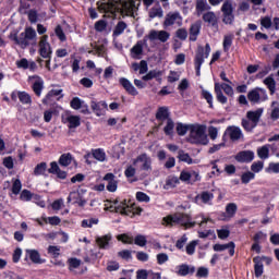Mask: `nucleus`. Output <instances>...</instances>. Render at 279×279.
<instances>
[{"label":"nucleus","instance_id":"1","mask_svg":"<svg viewBox=\"0 0 279 279\" xmlns=\"http://www.w3.org/2000/svg\"><path fill=\"white\" fill-rule=\"evenodd\" d=\"M9 38L20 47H29V40H36V29L26 27L25 32L21 33L20 36L17 32H12Z\"/></svg>","mask_w":279,"mask_h":279},{"label":"nucleus","instance_id":"2","mask_svg":"<svg viewBox=\"0 0 279 279\" xmlns=\"http://www.w3.org/2000/svg\"><path fill=\"white\" fill-rule=\"evenodd\" d=\"M190 138L194 145H208V135L206 134V125L191 124Z\"/></svg>","mask_w":279,"mask_h":279},{"label":"nucleus","instance_id":"3","mask_svg":"<svg viewBox=\"0 0 279 279\" xmlns=\"http://www.w3.org/2000/svg\"><path fill=\"white\" fill-rule=\"evenodd\" d=\"M210 56V44H206L204 46H198L196 50V54L194 58V68L196 71L197 77L202 75V64H204V60Z\"/></svg>","mask_w":279,"mask_h":279},{"label":"nucleus","instance_id":"4","mask_svg":"<svg viewBox=\"0 0 279 279\" xmlns=\"http://www.w3.org/2000/svg\"><path fill=\"white\" fill-rule=\"evenodd\" d=\"M119 204V201H114V210L116 213H118L119 215H122L123 217H136V215H141L142 210L141 208H134V206H130L128 205V201H123Z\"/></svg>","mask_w":279,"mask_h":279},{"label":"nucleus","instance_id":"5","mask_svg":"<svg viewBox=\"0 0 279 279\" xmlns=\"http://www.w3.org/2000/svg\"><path fill=\"white\" fill-rule=\"evenodd\" d=\"M121 0H102L97 2L98 12L100 14H111V16H117V11L121 10V8L117 7V4Z\"/></svg>","mask_w":279,"mask_h":279},{"label":"nucleus","instance_id":"6","mask_svg":"<svg viewBox=\"0 0 279 279\" xmlns=\"http://www.w3.org/2000/svg\"><path fill=\"white\" fill-rule=\"evenodd\" d=\"M269 96L267 95V89L262 87H255L247 93V100L252 104V106H256V104H263L267 101Z\"/></svg>","mask_w":279,"mask_h":279},{"label":"nucleus","instance_id":"7","mask_svg":"<svg viewBox=\"0 0 279 279\" xmlns=\"http://www.w3.org/2000/svg\"><path fill=\"white\" fill-rule=\"evenodd\" d=\"M172 25L182 27V15H180V12H170L166 15L163 27H172Z\"/></svg>","mask_w":279,"mask_h":279},{"label":"nucleus","instance_id":"8","mask_svg":"<svg viewBox=\"0 0 279 279\" xmlns=\"http://www.w3.org/2000/svg\"><path fill=\"white\" fill-rule=\"evenodd\" d=\"M236 210H239V207L235 203H229L226 205V211L220 214V220L221 221H230L235 217Z\"/></svg>","mask_w":279,"mask_h":279},{"label":"nucleus","instance_id":"9","mask_svg":"<svg viewBox=\"0 0 279 279\" xmlns=\"http://www.w3.org/2000/svg\"><path fill=\"white\" fill-rule=\"evenodd\" d=\"M90 108L96 117H104L106 114V110H108V104L106 102V100H92Z\"/></svg>","mask_w":279,"mask_h":279},{"label":"nucleus","instance_id":"10","mask_svg":"<svg viewBox=\"0 0 279 279\" xmlns=\"http://www.w3.org/2000/svg\"><path fill=\"white\" fill-rule=\"evenodd\" d=\"M28 80H36L32 85V90L35 93L36 97H40L43 95V90L45 89V81L39 75L28 76Z\"/></svg>","mask_w":279,"mask_h":279},{"label":"nucleus","instance_id":"11","mask_svg":"<svg viewBox=\"0 0 279 279\" xmlns=\"http://www.w3.org/2000/svg\"><path fill=\"white\" fill-rule=\"evenodd\" d=\"M148 40H160V43H167L171 34L167 31H156L151 29L148 35H146Z\"/></svg>","mask_w":279,"mask_h":279},{"label":"nucleus","instance_id":"12","mask_svg":"<svg viewBox=\"0 0 279 279\" xmlns=\"http://www.w3.org/2000/svg\"><path fill=\"white\" fill-rule=\"evenodd\" d=\"M49 36L44 35L39 41V54L41 58H51V45L47 43Z\"/></svg>","mask_w":279,"mask_h":279},{"label":"nucleus","instance_id":"13","mask_svg":"<svg viewBox=\"0 0 279 279\" xmlns=\"http://www.w3.org/2000/svg\"><path fill=\"white\" fill-rule=\"evenodd\" d=\"M117 8H120V10L116 11V14L120 12V14H126V16H130V14H134V2H130L128 0H120L117 4Z\"/></svg>","mask_w":279,"mask_h":279},{"label":"nucleus","instance_id":"14","mask_svg":"<svg viewBox=\"0 0 279 279\" xmlns=\"http://www.w3.org/2000/svg\"><path fill=\"white\" fill-rule=\"evenodd\" d=\"M147 36L144 37V40H138L132 48H131V56L134 60H141L143 56V46L147 45Z\"/></svg>","mask_w":279,"mask_h":279},{"label":"nucleus","instance_id":"15","mask_svg":"<svg viewBox=\"0 0 279 279\" xmlns=\"http://www.w3.org/2000/svg\"><path fill=\"white\" fill-rule=\"evenodd\" d=\"M203 21L204 23H208L210 27H214L216 32H219V19L217 17V14L213 11H207L203 14Z\"/></svg>","mask_w":279,"mask_h":279},{"label":"nucleus","instance_id":"16","mask_svg":"<svg viewBox=\"0 0 279 279\" xmlns=\"http://www.w3.org/2000/svg\"><path fill=\"white\" fill-rule=\"evenodd\" d=\"M179 226H182L185 230H191V228L197 226V222L193 221L189 214H179Z\"/></svg>","mask_w":279,"mask_h":279},{"label":"nucleus","instance_id":"17","mask_svg":"<svg viewBox=\"0 0 279 279\" xmlns=\"http://www.w3.org/2000/svg\"><path fill=\"white\" fill-rule=\"evenodd\" d=\"M136 162H143L141 166L142 171H151V158L147 156V154H142L134 159L133 165Z\"/></svg>","mask_w":279,"mask_h":279},{"label":"nucleus","instance_id":"18","mask_svg":"<svg viewBox=\"0 0 279 279\" xmlns=\"http://www.w3.org/2000/svg\"><path fill=\"white\" fill-rule=\"evenodd\" d=\"M119 84L124 88V90L128 93V95H132V97H136L138 95V90L134 85H132V82L125 77L119 78Z\"/></svg>","mask_w":279,"mask_h":279},{"label":"nucleus","instance_id":"19","mask_svg":"<svg viewBox=\"0 0 279 279\" xmlns=\"http://www.w3.org/2000/svg\"><path fill=\"white\" fill-rule=\"evenodd\" d=\"M255 155L253 150H242L235 155L236 162L250 163L254 160Z\"/></svg>","mask_w":279,"mask_h":279},{"label":"nucleus","instance_id":"20","mask_svg":"<svg viewBox=\"0 0 279 279\" xmlns=\"http://www.w3.org/2000/svg\"><path fill=\"white\" fill-rule=\"evenodd\" d=\"M202 32V22L197 21L193 24H191L190 29H189V34H190V41L191 43H196L197 41V36H199Z\"/></svg>","mask_w":279,"mask_h":279},{"label":"nucleus","instance_id":"21","mask_svg":"<svg viewBox=\"0 0 279 279\" xmlns=\"http://www.w3.org/2000/svg\"><path fill=\"white\" fill-rule=\"evenodd\" d=\"M253 263H254V274H255V278H260V276H263V274H265V266L263 265V257L262 256H255L253 258Z\"/></svg>","mask_w":279,"mask_h":279},{"label":"nucleus","instance_id":"22","mask_svg":"<svg viewBox=\"0 0 279 279\" xmlns=\"http://www.w3.org/2000/svg\"><path fill=\"white\" fill-rule=\"evenodd\" d=\"M62 95V89H50L47 95L43 98L41 104L44 106H50V104H53L54 97H60Z\"/></svg>","mask_w":279,"mask_h":279},{"label":"nucleus","instance_id":"23","mask_svg":"<svg viewBox=\"0 0 279 279\" xmlns=\"http://www.w3.org/2000/svg\"><path fill=\"white\" fill-rule=\"evenodd\" d=\"M111 241H112V234L110 233L96 238V243L99 250H109Z\"/></svg>","mask_w":279,"mask_h":279},{"label":"nucleus","instance_id":"24","mask_svg":"<svg viewBox=\"0 0 279 279\" xmlns=\"http://www.w3.org/2000/svg\"><path fill=\"white\" fill-rule=\"evenodd\" d=\"M177 274L181 277L193 276L195 274V266H189L187 264H181L178 266Z\"/></svg>","mask_w":279,"mask_h":279},{"label":"nucleus","instance_id":"25","mask_svg":"<svg viewBox=\"0 0 279 279\" xmlns=\"http://www.w3.org/2000/svg\"><path fill=\"white\" fill-rule=\"evenodd\" d=\"M234 247H236L234 242H229L227 244H215L214 252H223L229 250V256H234Z\"/></svg>","mask_w":279,"mask_h":279},{"label":"nucleus","instance_id":"26","mask_svg":"<svg viewBox=\"0 0 279 279\" xmlns=\"http://www.w3.org/2000/svg\"><path fill=\"white\" fill-rule=\"evenodd\" d=\"M157 121H167L171 119V112H169V107H159L155 114Z\"/></svg>","mask_w":279,"mask_h":279},{"label":"nucleus","instance_id":"27","mask_svg":"<svg viewBox=\"0 0 279 279\" xmlns=\"http://www.w3.org/2000/svg\"><path fill=\"white\" fill-rule=\"evenodd\" d=\"M227 132L229 133V137L231 141H239L243 136V131L239 126H229L227 128Z\"/></svg>","mask_w":279,"mask_h":279},{"label":"nucleus","instance_id":"28","mask_svg":"<svg viewBox=\"0 0 279 279\" xmlns=\"http://www.w3.org/2000/svg\"><path fill=\"white\" fill-rule=\"evenodd\" d=\"M143 82H149L151 80H157L160 82L162 80V71L160 70H150L146 75L142 77Z\"/></svg>","mask_w":279,"mask_h":279},{"label":"nucleus","instance_id":"29","mask_svg":"<svg viewBox=\"0 0 279 279\" xmlns=\"http://www.w3.org/2000/svg\"><path fill=\"white\" fill-rule=\"evenodd\" d=\"M73 161L75 162V157L71 153H64L59 157L58 163L60 167H69Z\"/></svg>","mask_w":279,"mask_h":279},{"label":"nucleus","instance_id":"30","mask_svg":"<svg viewBox=\"0 0 279 279\" xmlns=\"http://www.w3.org/2000/svg\"><path fill=\"white\" fill-rule=\"evenodd\" d=\"M260 117H263V109H257L255 111H247L246 112V119L252 121L253 123L257 124L260 121Z\"/></svg>","mask_w":279,"mask_h":279},{"label":"nucleus","instance_id":"31","mask_svg":"<svg viewBox=\"0 0 279 279\" xmlns=\"http://www.w3.org/2000/svg\"><path fill=\"white\" fill-rule=\"evenodd\" d=\"M215 95L217 98V101H219V104H228V97H226V95H223V90H221V86L219 83H215Z\"/></svg>","mask_w":279,"mask_h":279},{"label":"nucleus","instance_id":"32","mask_svg":"<svg viewBox=\"0 0 279 279\" xmlns=\"http://www.w3.org/2000/svg\"><path fill=\"white\" fill-rule=\"evenodd\" d=\"M180 184V179L175 175H169L166 179V183L163 185L165 191H169V189H175Z\"/></svg>","mask_w":279,"mask_h":279},{"label":"nucleus","instance_id":"33","mask_svg":"<svg viewBox=\"0 0 279 279\" xmlns=\"http://www.w3.org/2000/svg\"><path fill=\"white\" fill-rule=\"evenodd\" d=\"M162 221L163 223H166V226H170V227L180 226L179 214L168 215L163 217Z\"/></svg>","mask_w":279,"mask_h":279},{"label":"nucleus","instance_id":"34","mask_svg":"<svg viewBox=\"0 0 279 279\" xmlns=\"http://www.w3.org/2000/svg\"><path fill=\"white\" fill-rule=\"evenodd\" d=\"M66 122L69 123V130H74L75 128H80V125H82L80 116H69L66 118Z\"/></svg>","mask_w":279,"mask_h":279},{"label":"nucleus","instance_id":"35","mask_svg":"<svg viewBox=\"0 0 279 279\" xmlns=\"http://www.w3.org/2000/svg\"><path fill=\"white\" fill-rule=\"evenodd\" d=\"M264 84L267 86L270 95H276V80H274V75L266 77Z\"/></svg>","mask_w":279,"mask_h":279},{"label":"nucleus","instance_id":"36","mask_svg":"<svg viewBox=\"0 0 279 279\" xmlns=\"http://www.w3.org/2000/svg\"><path fill=\"white\" fill-rule=\"evenodd\" d=\"M173 130H175V122H173V119L169 118L166 120L163 133L166 136H173Z\"/></svg>","mask_w":279,"mask_h":279},{"label":"nucleus","instance_id":"37","mask_svg":"<svg viewBox=\"0 0 279 279\" xmlns=\"http://www.w3.org/2000/svg\"><path fill=\"white\" fill-rule=\"evenodd\" d=\"M241 125L245 132H254L255 128L258 126L255 122H252L250 119H242Z\"/></svg>","mask_w":279,"mask_h":279},{"label":"nucleus","instance_id":"38","mask_svg":"<svg viewBox=\"0 0 279 279\" xmlns=\"http://www.w3.org/2000/svg\"><path fill=\"white\" fill-rule=\"evenodd\" d=\"M92 156L95 158V160H98V162L106 161V151L104 148L92 149Z\"/></svg>","mask_w":279,"mask_h":279},{"label":"nucleus","instance_id":"39","mask_svg":"<svg viewBox=\"0 0 279 279\" xmlns=\"http://www.w3.org/2000/svg\"><path fill=\"white\" fill-rule=\"evenodd\" d=\"M17 98L24 106H32V96L27 92H17Z\"/></svg>","mask_w":279,"mask_h":279},{"label":"nucleus","instance_id":"40","mask_svg":"<svg viewBox=\"0 0 279 279\" xmlns=\"http://www.w3.org/2000/svg\"><path fill=\"white\" fill-rule=\"evenodd\" d=\"M178 159L180 162H185L186 165H193V158L189 153H185L183 149L178 151Z\"/></svg>","mask_w":279,"mask_h":279},{"label":"nucleus","instance_id":"41","mask_svg":"<svg viewBox=\"0 0 279 279\" xmlns=\"http://www.w3.org/2000/svg\"><path fill=\"white\" fill-rule=\"evenodd\" d=\"M175 130H177L178 136H186V132H189V130L191 131V124H184L182 122H178Z\"/></svg>","mask_w":279,"mask_h":279},{"label":"nucleus","instance_id":"42","mask_svg":"<svg viewBox=\"0 0 279 279\" xmlns=\"http://www.w3.org/2000/svg\"><path fill=\"white\" fill-rule=\"evenodd\" d=\"M118 241L124 243V245H132L134 243V236L130 233H122L117 235Z\"/></svg>","mask_w":279,"mask_h":279},{"label":"nucleus","instance_id":"43","mask_svg":"<svg viewBox=\"0 0 279 279\" xmlns=\"http://www.w3.org/2000/svg\"><path fill=\"white\" fill-rule=\"evenodd\" d=\"M208 10H210V7L206 0H196L197 14H202V12H206Z\"/></svg>","mask_w":279,"mask_h":279},{"label":"nucleus","instance_id":"44","mask_svg":"<svg viewBox=\"0 0 279 279\" xmlns=\"http://www.w3.org/2000/svg\"><path fill=\"white\" fill-rule=\"evenodd\" d=\"M27 256L31 258L32 263H35V265L40 264V253L36 250H27L26 251Z\"/></svg>","mask_w":279,"mask_h":279},{"label":"nucleus","instance_id":"45","mask_svg":"<svg viewBox=\"0 0 279 279\" xmlns=\"http://www.w3.org/2000/svg\"><path fill=\"white\" fill-rule=\"evenodd\" d=\"M257 156L260 160H267L269 158V145H264L257 148Z\"/></svg>","mask_w":279,"mask_h":279},{"label":"nucleus","instance_id":"46","mask_svg":"<svg viewBox=\"0 0 279 279\" xmlns=\"http://www.w3.org/2000/svg\"><path fill=\"white\" fill-rule=\"evenodd\" d=\"M128 29V24L124 21L118 22L113 29V36H121Z\"/></svg>","mask_w":279,"mask_h":279},{"label":"nucleus","instance_id":"47","mask_svg":"<svg viewBox=\"0 0 279 279\" xmlns=\"http://www.w3.org/2000/svg\"><path fill=\"white\" fill-rule=\"evenodd\" d=\"M201 97H203V99H205L209 106V108L213 110V108H215V106L213 105V94L206 89H202L201 92Z\"/></svg>","mask_w":279,"mask_h":279},{"label":"nucleus","instance_id":"48","mask_svg":"<svg viewBox=\"0 0 279 279\" xmlns=\"http://www.w3.org/2000/svg\"><path fill=\"white\" fill-rule=\"evenodd\" d=\"M47 171V162L43 161L38 163L34 169V175H45V172Z\"/></svg>","mask_w":279,"mask_h":279},{"label":"nucleus","instance_id":"49","mask_svg":"<svg viewBox=\"0 0 279 279\" xmlns=\"http://www.w3.org/2000/svg\"><path fill=\"white\" fill-rule=\"evenodd\" d=\"M256 178V174L252 171H247L242 173L241 175V182L242 184H250V182H252V180H254Z\"/></svg>","mask_w":279,"mask_h":279},{"label":"nucleus","instance_id":"50","mask_svg":"<svg viewBox=\"0 0 279 279\" xmlns=\"http://www.w3.org/2000/svg\"><path fill=\"white\" fill-rule=\"evenodd\" d=\"M271 113H270V119H272V121H278L279 119V104L278 101H272L271 104Z\"/></svg>","mask_w":279,"mask_h":279},{"label":"nucleus","instance_id":"51","mask_svg":"<svg viewBox=\"0 0 279 279\" xmlns=\"http://www.w3.org/2000/svg\"><path fill=\"white\" fill-rule=\"evenodd\" d=\"M54 34L61 43H65L66 34H64V29H62V26L60 24L56 26Z\"/></svg>","mask_w":279,"mask_h":279},{"label":"nucleus","instance_id":"52","mask_svg":"<svg viewBox=\"0 0 279 279\" xmlns=\"http://www.w3.org/2000/svg\"><path fill=\"white\" fill-rule=\"evenodd\" d=\"M199 198L202 199L203 204H208V202L215 199V194L208 191H204L199 194Z\"/></svg>","mask_w":279,"mask_h":279},{"label":"nucleus","instance_id":"53","mask_svg":"<svg viewBox=\"0 0 279 279\" xmlns=\"http://www.w3.org/2000/svg\"><path fill=\"white\" fill-rule=\"evenodd\" d=\"M222 14H234V8L232 7V2L226 1L221 7Z\"/></svg>","mask_w":279,"mask_h":279},{"label":"nucleus","instance_id":"54","mask_svg":"<svg viewBox=\"0 0 279 279\" xmlns=\"http://www.w3.org/2000/svg\"><path fill=\"white\" fill-rule=\"evenodd\" d=\"M253 241L260 245V243H265V241H267V234L263 231H258L254 234Z\"/></svg>","mask_w":279,"mask_h":279},{"label":"nucleus","instance_id":"55","mask_svg":"<svg viewBox=\"0 0 279 279\" xmlns=\"http://www.w3.org/2000/svg\"><path fill=\"white\" fill-rule=\"evenodd\" d=\"M43 221H45V223H49L50 226H60V223H62V219H60L58 216L43 218Z\"/></svg>","mask_w":279,"mask_h":279},{"label":"nucleus","instance_id":"56","mask_svg":"<svg viewBox=\"0 0 279 279\" xmlns=\"http://www.w3.org/2000/svg\"><path fill=\"white\" fill-rule=\"evenodd\" d=\"M149 19H162V8H151L148 13Z\"/></svg>","mask_w":279,"mask_h":279},{"label":"nucleus","instance_id":"57","mask_svg":"<svg viewBox=\"0 0 279 279\" xmlns=\"http://www.w3.org/2000/svg\"><path fill=\"white\" fill-rule=\"evenodd\" d=\"M21 189H23V183H21V179H15L11 187L13 195H19V193H21Z\"/></svg>","mask_w":279,"mask_h":279},{"label":"nucleus","instance_id":"58","mask_svg":"<svg viewBox=\"0 0 279 279\" xmlns=\"http://www.w3.org/2000/svg\"><path fill=\"white\" fill-rule=\"evenodd\" d=\"M83 104H84V100H82L80 97H74L70 101V106L73 110H80Z\"/></svg>","mask_w":279,"mask_h":279},{"label":"nucleus","instance_id":"59","mask_svg":"<svg viewBox=\"0 0 279 279\" xmlns=\"http://www.w3.org/2000/svg\"><path fill=\"white\" fill-rule=\"evenodd\" d=\"M108 27V22H106V20H99L95 23L94 25V29H96V32H106V28Z\"/></svg>","mask_w":279,"mask_h":279},{"label":"nucleus","instance_id":"60","mask_svg":"<svg viewBox=\"0 0 279 279\" xmlns=\"http://www.w3.org/2000/svg\"><path fill=\"white\" fill-rule=\"evenodd\" d=\"M220 90H223V93L228 95V97H234V88H232L230 84L222 83L220 85Z\"/></svg>","mask_w":279,"mask_h":279},{"label":"nucleus","instance_id":"61","mask_svg":"<svg viewBox=\"0 0 279 279\" xmlns=\"http://www.w3.org/2000/svg\"><path fill=\"white\" fill-rule=\"evenodd\" d=\"M32 197H34V193L29 190H23L20 195V199L22 202H32Z\"/></svg>","mask_w":279,"mask_h":279},{"label":"nucleus","instance_id":"62","mask_svg":"<svg viewBox=\"0 0 279 279\" xmlns=\"http://www.w3.org/2000/svg\"><path fill=\"white\" fill-rule=\"evenodd\" d=\"M175 37L179 38V40H186L189 38V31L186 28H178L175 31Z\"/></svg>","mask_w":279,"mask_h":279},{"label":"nucleus","instance_id":"63","mask_svg":"<svg viewBox=\"0 0 279 279\" xmlns=\"http://www.w3.org/2000/svg\"><path fill=\"white\" fill-rule=\"evenodd\" d=\"M48 254H50V256H52V258H58L60 256V246L49 245Z\"/></svg>","mask_w":279,"mask_h":279},{"label":"nucleus","instance_id":"64","mask_svg":"<svg viewBox=\"0 0 279 279\" xmlns=\"http://www.w3.org/2000/svg\"><path fill=\"white\" fill-rule=\"evenodd\" d=\"M266 173H279V162H270L266 168Z\"/></svg>","mask_w":279,"mask_h":279}]
</instances>
